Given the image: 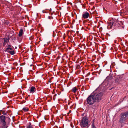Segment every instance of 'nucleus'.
<instances>
[{"mask_svg": "<svg viewBox=\"0 0 128 128\" xmlns=\"http://www.w3.org/2000/svg\"><path fill=\"white\" fill-rule=\"evenodd\" d=\"M114 22L112 21H110L108 22V29H112V28Z\"/></svg>", "mask_w": 128, "mask_h": 128, "instance_id": "obj_7", "label": "nucleus"}, {"mask_svg": "<svg viewBox=\"0 0 128 128\" xmlns=\"http://www.w3.org/2000/svg\"><path fill=\"white\" fill-rule=\"evenodd\" d=\"M80 125L82 128H87L88 126L87 117H84L80 122Z\"/></svg>", "mask_w": 128, "mask_h": 128, "instance_id": "obj_2", "label": "nucleus"}, {"mask_svg": "<svg viewBox=\"0 0 128 128\" xmlns=\"http://www.w3.org/2000/svg\"><path fill=\"white\" fill-rule=\"evenodd\" d=\"M35 88L33 86L31 87L29 90V91L31 92H34Z\"/></svg>", "mask_w": 128, "mask_h": 128, "instance_id": "obj_12", "label": "nucleus"}, {"mask_svg": "<svg viewBox=\"0 0 128 128\" xmlns=\"http://www.w3.org/2000/svg\"><path fill=\"white\" fill-rule=\"evenodd\" d=\"M86 102L89 105H92L96 102L94 98V96H93V94L92 93L86 98Z\"/></svg>", "mask_w": 128, "mask_h": 128, "instance_id": "obj_3", "label": "nucleus"}, {"mask_svg": "<svg viewBox=\"0 0 128 128\" xmlns=\"http://www.w3.org/2000/svg\"><path fill=\"white\" fill-rule=\"evenodd\" d=\"M32 64L30 65V66H32Z\"/></svg>", "mask_w": 128, "mask_h": 128, "instance_id": "obj_20", "label": "nucleus"}, {"mask_svg": "<svg viewBox=\"0 0 128 128\" xmlns=\"http://www.w3.org/2000/svg\"><path fill=\"white\" fill-rule=\"evenodd\" d=\"M5 120V116H0V128H7Z\"/></svg>", "mask_w": 128, "mask_h": 128, "instance_id": "obj_4", "label": "nucleus"}, {"mask_svg": "<svg viewBox=\"0 0 128 128\" xmlns=\"http://www.w3.org/2000/svg\"><path fill=\"white\" fill-rule=\"evenodd\" d=\"M82 18L84 19H86L88 18L89 16V13L86 12H83Z\"/></svg>", "mask_w": 128, "mask_h": 128, "instance_id": "obj_6", "label": "nucleus"}, {"mask_svg": "<svg viewBox=\"0 0 128 128\" xmlns=\"http://www.w3.org/2000/svg\"><path fill=\"white\" fill-rule=\"evenodd\" d=\"M48 18L49 19H52L53 18L52 17L48 16Z\"/></svg>", "mask_w": 128, "mask_h": 128, "instance_id": "obj_18", "label": "nucleus"}, {"mask_svg": "<svg viewBox=\"0 0 128 128\" xmlns=\"http://www.w3.org/2000/svg\"><path fill=\"white\" fill-rule=\"evenodd\" d=\"M42 12H43V13H44V11H42Z\"/></svg>", "mask_w": 128, "mask_h": 128, "instance_id": "obj_21", "label": "nucleus"}, {"mask_svg": "<svg viewBox=\"0 0 128 128\" xmlns=\"http://www.w3.org/2000/svg\"><path fill=\"white\" fill-rule=\"evenodd\" d=\"M4 41L3 44V46H6V44L8 42V40L7 38H4Z\"/></svg>", "mask_w": 128, "mask_h": 128, "instance_id": "obj_9", "label": "nucleus"}, {"mask_svg": "<svg viewBox=\"0 0 128 128\" xmlns=\"http://www.w3.org/2000/svg\"><path fill=\"white\" fill-rule=\"evenodd\" d=\"M127 118V117H126L122 114V116L120 119L119 122L120 123L123 124H125L126 123V120Z\"/></svg>", "mask_w": 128, "mask_h": 128, "instance_id": "obj_5", "label": "nucleus"}, {"mask_svg": "<svg viewBox=\"0 0 128 128\" xmlns=\"http://www.w3.org/2000/svg\"><path fill=\"white\" fill-rule=\"evenodd\" d=\"M123 115L125 116L126 117H127L128 116V112H126L122 114Z\"/></svg>", "mask_w": 128, "mask_h": 128, "instance_id": "obj_15", "label": "nucleus"}, {"mask_svg": "<svg viewBox=\"0 0 128 128\" xmlns=\"http://www.w3.org/2000/svg\"><path fill=\"white\" fill-rule=\"evenodd\" d=\"M77 90V89L76 87L73 88L72 90V92L74 93L75 92H76Z\"/></svg>", "mask_w": 128, "mask_h": 128, "instance_id": "obj_16", "label": "nucleus"}, {"mask_svg": "<svg viewBox=\"0 0 128 128\" xmlns=\"http://www.w3.org/2000/svg\"><path fill=\"white\" fill-rule=\"evenodd\" d=\"M26 128H33V126L32 125L30 122H29L27 125Z\"/></svg>", "mask_w": 128, "mask_h": 128, "instance_id": "obj_11", "label": "nucleus"}, {"mask_svg": "<svg viewBox=\"0 0 128 128\" xmlns=\"http://www.w3.org/2000/svg\"><path fill=\"white\" fill-rule=\"evenodd\" d=\"M23 30L22 29H21L19 32L18 34V36L20 37L23 34Z\"/></svg>", "mask_w": 128, "mask_h": 128, "instance_id": "obj_10", "label": "nucleus"}, {"mask_svg": "<svg viewBox=\"0 0 128 128\" xmlns=\"http://www.w3.org/2000/svg\"><path fill=\"white\" fill-rule=\"evenodd\" d=\"M8 52L11 55H14L15 54V52L14 50H10L9 51V52Z\"/></svg>", "mask_w": 128, "mask_h": 128, "instance_id": "obj_14", "label": "nucleus"}, {"mask_svg": "<svg viewBox=\"0 0 128 128\" xmlns=\"http://www.w3.org/2000/svg\"><path fill=\"white\" fill-rule=\"evenodd\" d=\"M92 128H96V127L95 126L94 123H93L92 124Z\"/></svg>", "mask_w": 128, "mask_h": 128, "instance_id": "obj_17", "label": "nucleus"}, {"mask_svg": "<svg viewBox=\"0 0 128 128\" xmlns=\"http://www.w3.org/2000/svg\"><path fill=\"white\" fill-rule=\"evenodd\" d=\"M12 49L13 48H12V46L8 44V46L7 48L5 49L4 51L5 52H8L10 50H12Z\"/></svg>", "mask_w": 128, "mask_h": 128, "instance_id": "obj_8", "label": "nucleus"}, {"mask_svg": "<svg viewBox=\"0 0 128 128\" xmlns=\"http://www.w3.org/2000/svg\"><path fill=\"white\" fill-rule=\"evenodd\" d=\"M22 110L24 111V112H26L28 111V109L27 107H25L23 108Z\"/></svg>", "mask_w": 128, "mask_h": 128, "instance_id": "obj_13", "label": "nucleus"}, {"mask_svg": "<svg viewBox=\"0 0 128 128\" xmlns=\"http://www.w3.org/2000/svg\"><path fill=\"white\" fill-rule=\"evenodd\" d=\"M56 94H55V96H56Z\"/></svg>", "mask_w": 128, "mask_h": 128, "instance_id": "obj_22", "label": "nucleus"}, {"mask_svg": "<svg viewBox=\"0 0 128 128\" xmlns=\"http://www.w3.org/2000/svg\"><path fill=\"white\" fill-rule=\"evenodd\" d=\"M6 24L7 25H8L9 24V22L8 21H6Z\"/></svg>", "mask_w": 128, "mask_h": 128, "instance_id": "obj_19", "label": "nucleus"}, {"mask_svg": "<svg viewBox=\"0 0 128 128\" xmlns=\"http://www.w3.org/2000/svg\"><path fill=\"white\" fill-rule=\"evenodd\" d=\"M92 93L93 94V96H94L96 102H100L102 99L103 95V93L102 92L97 93L96 91L95 90Z\"/></svg>", "mask_w": 128, "mask_h": 128, "instance_id": "obj_1", "label": "nucleus"}]
</instances>
